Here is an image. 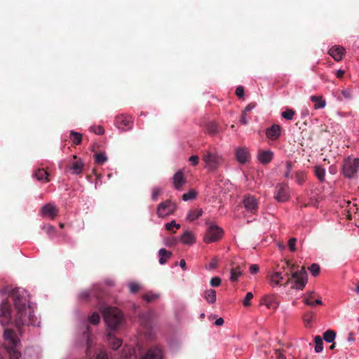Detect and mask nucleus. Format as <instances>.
<instances>
[{
	"label": "nucleus",
	"mask_w": 359,
	"mask_h": 359,
	"mask_svg": "<svg viewBox=\"0 0 359 359\" xmlns=\"http://www.w3.org/2000/svg\"><path fill=\"white\" fill-rule=\"evenodd\" d=\"M240 122L243 125H246L248 123V121L247 119V113L243 111L240 119Z\"/></svg>",
	"instance_id": "69168bd1"
},
{
	"label": "nucleus",
	"mask_w": 359,
	"mask_h": 359,
	"mask_svg": "<svg viewBox=\"0 0 359 359\" xmlns=\"http://www.w3.org/2000/svg\"><path fill=\"white\" fill-rule=\"evenodd\" d=\"M292 278L294 280V285L292 288L296 290H302L308 280V273L304 266H302L301 270L294 271L292 274Z\"/></svg>",
	"instance_id": "0eeeda50"
},
{
	"label": "nucleus",
	"mask_w": 359,
	"mask_h": 359,
	"mask_svg": "<svg viewBox=\"0 0 359 359\" xmlns=\"http://www.w3.org/2000/svg\"><path fill=\"white\" fill-rule=\"evenodd\" d=\"M206 130L207 133L211 135H216L219 131V127L216 122L211 121L206 123Z\"/></svg>",
	"instance_id": "7c9ffc66"
},
{
	"label": "nucleus",
	"mask_w": 359,
	"mask_h": 359,
	"mask_svg": "<svg viewBox=\"0 0 359 359\" xmlns=\"http://www.w3.org/2000/svg\"><path fill=\"white\" fill-rule=\"evenodd\" d=\"M312 317H313V313L309 312V313H306L304 315L303 319H304V322L309 323L311 321Z\"/></svg>",
	"instance_id": "0e129e2a"
},
{
	"label": "nucleus",
	"mask_w": 359,
	"mask_h": 359,
	"mask_svg": "<svg viewBox=\"0 0 359 359\" xmlns=\"http://www.w3.org/2000/svg\"><path fill=\"white\" fill-rule=\"evenodd\" d=\"M292 163L290 162V161H287V163H286V168H287V171L285 174V177L288 178L290 177V172L292 170Z\"/></svg>",
	"instance_id": "680f3d73"
},
{
	"label": "nucleus",
	"mask_w": 359,
	"mask_h": 359,
	"mask_svg": "<svg viewBox=\"0 0 359 359\" xmlns=\"http://www.w3.org/2000/svg\"><path fill=\"white\" fill-rule=\"evenodd\" d=\"M218 262H219L218 257H215L210 260L209 264L205 266V269L208 270L215 269L217 267Z\"/></svg>",
	"instance_id": "37998d69"
},
{
	"label": "nucleus",
	"mask_w": 359,
	"mask_h": 359,
	"mask_svg": "<svg viewBox=\"0 0 359 359\" xmlns=\"http://www.w3.org/2000/svg\"><path fill=\"white\" fill-rule=\"evenodd\" d=\"M221 283H222L221 278L217 276L214 277L210 280V285L212 287H218L220 285Z\"/></svg>",
	"instance_id": "5fc2aeb1"
},
{
	"label": "nucleus",
	"mask_w": 359,
	"mask_h": 359,
	"mask_svg": "<svg viewBox=\"0 0 359 359\" xmlns=\"http://www.w3.org/2000/svg\"><path fill=\"white\" fill-rule=\"evenodd\" d=\"M345 53V49L342 46H334L329 50V54L336 60L339 62L342 60Z\"/></svg>",
	"instance_id": "412c9836"
},
{
	"label": "nucleus",
	"mask_w": 359,
	"mask_h": 359,
	"mask_svg": "<svg viewBox=\"0 0 359 359\" xmlns=\"http://www.w3.org/2000/svg\"><path fill=\"white\" fill-rule=\"evenodd\" d=\"M100 317L97 312H93L89 317V321L93 325H97L100 323Z\"/></svg>",
	"instance_id": "de8ad7c7"
},
{
	"label": "nucleus",
	"mask_w": 359,
	"mask_h": 359,
	"mask_svg": "<svg viewBox=\"0 0 359 359\" xmlns=\"http://www.w3.org/2000/svg\"><path fill=\"white\" fill-rule=\"evenodd\" d=\"M336 337V332L332 330H328L323 333V339L326 342H333Z\"/></svg>",
	"instance_id": "c9c22d12"
},
{
	"label": "nucleus",
	"mask_w": 359,
	"mask_h": 359,
	"mask_svg": "<svg viewBox=\"0 0 359 359\" xmlns=\"http://www.w3.org/2000/svg\"><path fill=\"white\" fill-rule=\"evenodd\" d=\"M290 261H285L280 266H277V270L268 276L269 283L272 286L280 285L281 281L285 277L289 276V271H286V268L289 267Z\"/></svg>",
	"instance_id": "39448f33"
},
{
	"label": "nucleus",
	"mask_w": 359,
	"mask_h": 359,
	"mask_svg": "<svg viewBox=\"0 0 359 359\" xmlns=\"http://www.w3.org/2000/svg\"><path fill=\"white\" fill-rule=\"evenodd\" d=\"M296 243H297V239L295 238H291L289 241H288V247H289V249L294 252L296 250V247H295V245H296Z\"/></svg>",
	"instance_id": "864d4df0"
},
{
	"label": "nucleus",
	"mask_w": 359,
	"mask_h": 359,
	"mask_svg": "<svg viewBox=\"0 0 359 359\" xmlns=\"http://www.w3.org/2000/svg\"><path fill=\"white\" fill-rule=\"evenodd\" d=\"M58 209L51 203L43 205L41 210V214L43 217L54 219L58 215Z\"/></svg>",
	"instance_id": "4468645a"
},
{
	"label": "nucleus",
	"mask_w": 359,
	"mask_h": 359,
	"mask_svg": "<svg viewBox=\"0 0 359 359\" xmlns=\"http://www.w3.org/2000/svg\"><path fill=\"white\" fill-rule=\"evenodd\" d=\"M316 346H315V351L316 353H320L323 351V339L320 336L318 335L315 337L314 339Z\"/></svg>",
	"instance_id": "4c0bfd02"
},
{
	"label": "nucleus",
	"mask_w": 359,
	"mask_h": 359,
	"mask_svg": "<svg viewBox=\"0 0 359 359\" xmlns=\"http://www.w3.org/2000/svg\"><path fill=\"white\" fill-rule=\"evenodd\" d=\"M294 114V110L292 109H287L285 111L282 112L281 116L286 120H292Z\"/></svg>",
	"instance_id": "58836bf2"
},
{
	"label": "nucleus",
	"mask_w": 359,
	"mask_h": 359,
	"mask_svg": "<svg viewBox=\"0 0 359 359\" xmlns=\"http://www.w3.org/2000/svg\"><path fill=\"white\" fill-rule=\"evenodd\" d=\"M259 267L257 264H251L250 266V272L252 274H256L259 272Z\"/></svg>",
	"instance_id": "e2e57ef3"
},
{
	"label": "nucleus",
	"mask_w": 359,
	"mask_h": 359,
	"mask_svg": "<svg viewBox=\"0 0 359 359\" xmlns=\"http://www.w3.org/2000/svg\"><path fill=\"white\" fill-rule=\"evenodd\" d=\"M203 213L202 209L191 210L187 214V218L189 221L193 222L198 219Z\"/></svg>",
	"instance_id": "2f4dec72"
},
{
	"label": "nucleus",
	"mask_w": 359,
	"mask_h": 359,
	"mask_svg": "<svg viewBox=\"0 0 359 359\" xmlns=\"http://www.w3.org/2000/svg\"><path fill=\"white\" fill-rule=\"evenodd\" d=\"M273 157V153L270 151L259 150L258 151L257 158L262 164H268Z\"/></svg>",
	"instance_id": "aec40b11"
},
{
	"label": "nucleus",
	"mask_w": 359,
	"mask_h": 359,
	"mask_svg": "<svg viewBox=\"0 0 359 359\" xmlns=\"http://www.w3.org/2000/svg\"><path fill=\"white\" fill-rule=\"evenodd\" d=\"M253 297L254 295L251 292H249L246 294L245 297L243 301V304L245 307H248L251 305V300Z\"/></svg>",
	"instance_id": "49530a36"
},
{
	"label": "nucleus",
	"mask_w": 359,
	"mask_h": 359,
	"mask_svg": "<svg viewBox=\"0 0 359 359\" xmlns=\"http://www.w3.org/2000/svg\"><path fill=\"white\" fill-rule=\"evenodd\" d=\"M91 130L97 135H102L104 132V128L100 126L91 127Z\"/></svg>",
	"instance_id": "13d9d810"
},
{
	"label": "nucleus",
	"mask_w": 359,
	"mask_h": 359,
	"mask_svg": "<svg viewBox=\"0 0 359 359\" xmlns=\"http://www.w3.org/2000/svg\"><path fill=\"white\" fill-rule=\"evenodd\" d=\"M103 316L107 326L112 330H116L123 320L122 313L115 307L106 308Z\"/></svg>",
	"instance_id": "20e7f679"
},
{
	"label": "nucleus",
	"mask_w": 359,
	"mask_h": 359,
	"mask_svg": "<svg viewBox=\"0 0 359 359\" xmlns=\"http://www.w3.org/2000/svg\"><path fill=\"white\" fill-rule=\"evenodd\" d=\"M244 93H245V90H244V87L242 86H239L236 88V95L239 97V98H243L244 97Z\"/></svg>",
	"instance_id": "6e6d98bb"
},
{
	"label": "nucleus",
	"mask_w": 359,
	"mask_h": 359,
	"mask_svg": "<svg viewBox=\"0 0 359 359\" xmlns=\"http://www.w3.org/2000/svg\"><path fill=\"white\" fill-rule=\"evenodd\" d=\"M202 160L204 168L210 172L216 171L223 163L222 156L215 148L204 150L202 153Z\"/></svg>",
	"instance_id": "f03ea898"
},
{
	"label": "nucleus",
	"mask_w": 359,
	"mask_h": 359,
	"mask_svg": "<svg viewBox=\"0 0 359 359\" xmlns=\"http://www.w3.org/2000/svg\"><path fill=\"white\" fill-rule=\"evenodd\" d=\"M204 298L208 303H214L216 301V291L214 290H206L205 292Z\"/></svg>",
	"instance_id": "f704fd0d"
},
{
	"label": "nucleus",
	"mask_w": 359,
	"mask_h": 359,
	"mask_svg": "<svg viewBox=\"0 0 359 359\" xmlns=\"http://www.w3.org/2000/svg\"><path fill=\"white\" fill-rule=\"evenodd\" d=\"M180 240H181L182 243L188 244V245H191V244H192V243H194L195 242V239H194V235L191 232H189L188 231H185L181 236Z\"/></svg>",
	"instance_id": "cd10ccee"
},
{
	"label": "nucleus",
	"mask_w": 359,
	"mask_h": 359,
	"mask_svg": "<svg viewBox=\"0 0 359 359\" xmlns=\"http://www.w3.org/2000/svg\"><path fill=\"white\" fill-rule=\"evenodd\" d=\"M341 94L346 99H351L353 97L352 90L351 89L343 90Z\"/></svg>",
	"instance_id": "bf43d9fd"
},
{
	"label": "nucleus",
	"mask_w": 359,
	"mask_h": 359,
	"mask_svg": "<svg viewBox=\"0 0 359 359\" xmlns=\"http://www.w3.org/2000/svg\"><path fill=\"white\" fill-rule=\"evenodd\" d=\"M281 133V127L278 124H273L266 130V137L271 140H276Z\"/></svg>",
	"instance_id": "a211bd4d"
},
{
	"label": "nucleus",
	"mask_w": 359,
	"mask_h": 359,
	"mask_svg": "<svg viewBox=\"0 0 359 359\" xmlns=\"http://www.w3.org/2000/svg\"><path fill=\"white\" fill-rule=\"evenodd\" d=\"M347 214H346V218L348 220L352 219V214H354L355 215L358 213L359 208H358L356 204H351V201H347Z\"/></svg>",
	"instance_id": "a878e982"
},
{
	"label": "nucleus",
	"mask_w": 359,
	"mask_h": 359,
	"mask_svg": "<svg viewBox=\"0 0 359 359\" xmlns=\"http://www.w3.org/2000/svg\"><path fill=\"white\" fill-rule=\"evenodd\" d=\"M84 335L86 337V344H87L86 356L90 357L91 356V353L90 351V348L91 343H92L91 342V339H90V334H89L88 332H87V331L84 332Z\"/></svg>",
	"instance_id": "c03bdc74"
},
{
	"label": "nucleus",
	"mask_w": 359,
	"mask_h": 359,
	"mask_svg": "<svg viewBox=\"0 0 359 359\" xmlns=\"http://www.w3.org/2000/svg\"><path fill=\"white\" fill-rule=\"evenodd\" d=\"M244 207L248 212L255 213L258 210L257 201L255 196L248 195L245 196L243 201Z\"/></svg>",
	"instance_id": "2eb2a0df"
},
{
	"label": "nucleus",
	"mask_w": 359,
	"mask_h": 359,
	"mask_svg": "<svg viewBox=\"0 0 359 359\" xmlns=\"http://www.w3.org/2000/svg\"><path fill=\"white\" fill-rule=\"evenodd\" d=\"M173 227H175L176 229H180V224H177V223L175 222V220H172V221H171L170 222H168V223H166V224H165V229H166L168 231H172V232H174V231H172V228H173Z\"/></svg>",
	"instance_id": "3c124183"
},
{
	"label": "nucleus",
	"mask_w": 359,
	"mask_h": 359,
	"mask_svg": "<svg viewBox=\"0 0 359 359\" xmlns=\"http://www.w3.org/2000/svg\"><path fill=\"white\" fill-rule=\"evenodd\" d=\"M90 296H94L96 298H99L100 297L98 295H97L95 294V292H90L88 290H85V291H83L81 292L80 294H79V298L81 299H88V298L90 297Z\"/></svg>",
	"instance_id": "ea45409f"
},
{
	"label": "nucleus",
	"mask_w": 359,
	"mask_h": 359,
	"mask_svg": "<svg viewBox=\"0 0 359 359\" xmlns=\"http://www.w3.org/2000/svg\"><path fill=\"white\" fill-rule=\"evenodd\" d=\"M94 157L95 163L97 164H103L107 160V157L102 153L95 154Z\"/></svg>",
	"instance_id": "a19ab883"
},
{
	"label": "nucleus",
	"mask_w": 359,
	"mask_h": 359,
	"mask_svg": "<svg viewBox=\"0 0 359 359\" xmlns=\"http://www.w3.org/2000/svg\"><path fill=\"white\" fill-rule=\"evenodd\" d=\"M314 172L316 177L320 182H323L325 180V169L321 165H316L314 167Z\"/></svg>",
	"instance_id": "c756f323"
},
{
	"label": "nucleus",
	"mask_w": 359,
	"mask_h": 359,
	"mask_svg": "<svg viewBox=\"0 0 359 359\" xmlns=\"http://www.w3.org/2000/svg\"><path fill=\"white\" fill-rule=\"evenodd\" d=\"M159 255V263L161 264H164L168 259H170L172 256V253L170 251L166 250L164 248H161L158 251Z\"/></svg>",
	"instance_id": "bb28decb"
},
{
	"label": "nucleus",
	"mask_w": 359,
	"mask_h": 359,
	"mask_svg": "<svg viewBox=\"0 0 359 359\" xmlns=\"http://www.w3.org/2000/svg\"><path fill=\"white\" fill-rule=\"evenodd\" d=\"M256 106V103L251 102L249 104H248L245 109L243 110L244 112L248 113V111H251L252 109H254Z\"/></svg>",
	"instance_id": "338daca9"
},
{
	"label": "nucleus",
	"mask_w": 359,
	"mask_h": 359,
	"mask_svg": "<svg viewBox=\"0 0 359 359\" xmlns=\"http://www.w3.org/2000/svg\"><path fill=\"white\" fill-rule=\"evenodd\" d=\"M274 198L280 203H283L290 199V194L289 187L285 184H278L274 190Z\"/></svg>",
	"instance_id": "1a4fd4ad"
},
{
	"label": "nucleus",
	"mask_w": 359,
	"mask_h": 359,
	"mask_svg": "<svg viewBox=\"0 0 359 359\" xmlns=\"http://www.w3.org/2000/svg\"><path fill=\"white\" fill-rule=\"evenodd\" d=\"M359 169V158H351L350 157L344 161L342 172L347 178H352L357 173Z\"/></svg>",
	"instance_id": "423d86ee"
},
{
	"label": "nucleus",
	"mask_w": 359,
	"mask_h": 359,
	"mask_svg": "<svg viewBox=\"0 0 359 359\" xmlns=\"http://www.w3.org/2000/svg\"><path fill=\"white\" fill-rule=\"evenodd\" d=\"M199 157L196 155L191 156L189 158V162L194 166L198 164Z\"/></svg>",
	"instance_id": "052dcab7"
},
{
	"label": "nucleus",
	"mask_w": 359,
	"mask_h": 359,
	"mask_svg": "<svg viewBox=\"0 0 359 359\" xmlns=\"http://www.w3.org/2000/svg\"><path fill=\"white\" fill-rule=\"evenodd\" d=\"M260 304L265 305L268 309L276 310L279 303L277 300V297L275 295H265L260 301Z\"/></svg>",
	"instance_id": "dca6fc26"
},
{
	"label": "nucleus",
	"mask_w": 359,
	"mask_h": 359,
	"mask_svg": "<svg viewBox=\"0 0 359 359\" xmlns=\"http://www.w3.org/2000/svg\"><path fill=\"white\" fill-rule=\"evenodd\" d=\"M48 175L49 174L43 168H39L34 173V177L37 180L41 181L43 182H48L50 181Z\"/></svg>",
	"instance_id": "b1692460"
},
{
	"label": "nucleus",
	"mask_w": 359,
	"mask_h": 359,
	"mask_svg": "<svg viewBox=\"0 0 359 359\" xmlns=\"http://www.w3.org/2000/svg\"><path fill=\"white\" fill-rule=\"evenodd\" d=\"M142 359H162L161 349L156 347L152 348Z\"/></svg>",
	"instance_id": "4be33fe9"
},
{
	"label": "nucleus",
	"mask_w": 359,
	"mask_h": 359,
	"mask_svg": "<svg viewBox=\"0 0 359 359\" xmlns=\"http://www.w3.org/2000/svg\"><path fill=\"white\" fill-rule=\"evenodd\" d=\"M129 289L130 292L137 293L140 290V285L136 283H130L129 284Z\"/></svg>",
	"instance_id": "603ef678"
},
{
	"label": "nucleus",
	"mask_w": 359,
	"mask_h": 359,
	"mask_svg": "<svg viewBox=\"0 0 359 359\" xmlns=\"http://www.w3.org/2000/svg\"><path fill=\"white\" fill-rule=\"evenodd\" d=\"M116 125L123 130H129L133 128V121L131 117L126 116L123 114L116 117Z\"/></svg>",
	"instance_id": "f8f14e48"
},
{
	"label": "nucleus",
	"mask_w": 359,
	"mask_h": 359,
	"mask_svg": "<svg viewBox=\"0 0 359 359\" xmlns=\"http://www.w3.org/2000/svg\"><path fill=\"white\" fill-rule=\"evenodd\" d=\"M223 235V230L215 224H210L207 229L203 241L206 243L216 242L219 240Z\"/></svg>",
	"instance_id": "6e6552de"
},
{
	"label": "nucleus",
	"mask_w": 359,
	"mask_h": 359,
	"mask_svg": "<svg viewBox=\"0 0 359 359\" xmlns=\"http://www.w3.org/2000/svg\"><path fill=\"white\" fill-rule=\"evenodd\" d=\"M243 270L240 266L233 267L231 269L230 280L231 282H236L238 278L242 275Z\"/></svg>",
	"instance_id": "c85d7f7f"
},
{
	"label": "nucleus",
	"mask_w": 359,
	"mask_h": 359,
	"mask_svg": "<svg viewBox=\"0 0 359 359\" xmlns=\"http://www.w3.org/2000/svg\"><path fill=\"white\" fill-rule=\"evenodd\" d=\"M42 229L49 236H53L56 233V229L50 224H44Z\"/></svg>",
	"instance_id": "79ce46f5"
},
{
	"label": "nucleus",
	"mask_w": 359,
	"mask_h": 359,
	"mask_svg": "<svg viewBox=\"0 0 359 359\" xmlns=\"http://www.w3.org/2000/svg\"><path fill=\"white\" fill-rule=\"evenodd\" d=\"M13 301L14 306L17 311L15 316V325L20 331L21 327L25 325H36V320L33 307L29 304V294L27 290L21 288H14L10 293Z\"/></svg>",
	"instance_id": "f257e3e1"
},
{
	"label": "nucleus",
	"mask_w": 359,
	"mask_h": 359,
	"mask_svg": "<svg viewBox=\"0 0 359 359\" xmlns=\"http://www.w3.org/2000/svg\"><path fill=\"white\" fill-rule=\"evenodd\" d=\"M175 210V205L170 201H165L160 203L157 208V215L159 217L172 214Z\"/></svg>",
	"instance_id": "9b49d317"
},
{
	"label": "nucleus",
	"mask_w": 359,
	"mask_h": 359,
	"mask_svg": "<svg viewBox=\"0 0 359 359\" xmlns=\"http://www.w3.org/2000/svg\"><path fill=\"white\" fill-rule=\"evenodd\" d=\"M11 305L7 300L4 301L0 305V323L5 326L11 322Z\"/></svg>",
	"instance_id": "9d476101"
},
{
	"label": "nucleus",
	"mask_w": 359,
	"mask_h": 359,
	"mask_svg": "<svg viewBox=\"0 0 359 359\" xmlns=\"http://www.w3.org/2000/svg\"><path fill=\"white\" fill-rule=\"evenodd\" d=\"M72 158L74 161L67 166V170L71 171L74 175H79L83 172L84 164L81 159L78 158L76 155H74Z\"/></svg>",
	"instance_id": "ddd939ff"
},
{
	"label": "nucleus",
	"mask_w": 359,
	"mask_h": 359,
	"mask_svg": "<svg viewBox=\"0 0 359 359\" xmlns=\"http://www.w3.org/2000/svg\"><path fill=\"white\" fill-rule=\"evenodd\" d=\"M311 100L314 103V108L316 109H323L325 107V101L323 100L322 96L313 95L311 97Z\"/></svg>",
	"instance_id": "393cba45"
},
{
	"label": "nucleus",
	"mask_w": 359,
	"mask_h": 359,
	"mask_svg": "<svg viewBox=\"0 0 359 359\" xmlns=\"http://www.w3.org/2000/svg\"><path fill=\"white\" fill-rule=\"evenodd\" d=\"M161 193V189L160 188H158V187H155L152 190V194H151V198L154 200V201H156L158 198V196Z\"/></svg>",
	"instance_id": "4d7b16f0"
},
{
	"label": "nucleus",
	"mask_w": 359,
	"mask_h": 359,
	"mask_svg": "<svg viewBox=\"0 0 359 359\" xmlns=\"http://www.w3.org/2000/svg\"><path fill=\"white\" fill-rule=\"evenodd\" d=\"M296 181L299 184H302L306 180V175L304 172H297L295 175Z\"/></svg>",
	"instance_id": "09e8293b"
},
{
	"label": "nucleus",
	"mask_w": 359,
	"mask_h": 359,
	"mask_svg": "<svg viewBox=\"0 0 359 359\" xmlns=\"http://www.w3.org/2000/svg\"><path fill=\"white\" fill-rule=\"evenodd\" d=\"M196 196V192L194 190H191L189 192L184 194L182 199L185 201L194 199Z\"/></svg>",
	"instance_id": "8fccbe9b"
},
{
	"label": "nucleus",
	"mask_w": 359,
	"mask_h": 359,
	"mask_svg": "<svg viewBox=\"0 0 359 359\" xmlns=\"http://www.w3.org/2000/svg\"><path fill=\"white\" fill-rule=\"evenodd\" d=\"M304 302L310 306L315 305H321L323 304L319 295H317L314 292H311L306 294L304 298Z\"/></svg>",
	"instance_id": "f3484780"
},
{
	"label": "nucleus",
	"mask_w": 359,
	"mask_h": 359,
	"mask_svg": "<svg viewBox=\"0 0 359 359\" xmlns=\"http://www.w3.org/2000/svg\"><path fill=\"white\" fill-rule=\"evenodd\" d=\"M309 270L313 276H317L320 271V266L317 264H312L309 267Z\"/></svg>",
	"instance_id": "a18cd8bd"
},
{
	"label": "nucleus",
	"mask_w": 359,
	"mask_h": 359,
	"mask_svg": "<svg viewBox=\"0 0 359 359\" xmlns=\"http://www.w3.org/2000/svg\"><path fill=\"white\" fill-rule=\"evenodd\" d=\"M186 181L183 172L180 170L177 172L173 177V184L175 189H180L185 184Z\"/></svg>",
	"instance_id": "5701e85b"
},
{
	"label": "nucleus",
	"mask_w": 359,
	"mask_h": 359,
	"mask_svg": "<svg viewBox=\"0 0 359 359\" xmlns=\"http://www.w3.org/2000/svg\"><path fill=\"white\" fill-rule=\"evenodd\" d=\"M236 158L240 163L244 164L248 161L250 153L246 148H238L236 150Z\"/></svg>",
	"instance_id": "6ab92c4d"
},
{
	"label": "nucleus",
	"mask_w": 359,
	"mask_h": 359,
	"mask_svg": "<svg viewBox=\"0 0 359 359\" xmlns=\"http://www.w3.org/2000/svg\"><path fill=\"white\" fill-rule=\"evenodd\" d=\"M70 138L74 144L78 145L81 142L82 135L79 133L72 130L70 132Z\"/></svg>",
	"instance_id": "e433bc0d"
},
{
	"label": "nucleus",
	"mask_w": 359,
	"mask_h": 359,
	"mask_svg": "<svg viewBox=\"0 0 359 359\" xmlns=\"http://www.w3.org/2000/svg\"><path fill=\"white\" fill-rule=\"evenodd\" d=\"M108 337H109V342L110 344V346H111V348L116 350L121 346L122 341L120 339L116 338L115 337L112 336L111 334H108Z\"/></svg>",
	"instance_id": "72a5a7b5"
},
{
	"label": "nucleus",
	"mask_w": 359,
	"mask_h": 359,
	"mask_svg": "<svg viewBox=\"0 0 359 359\" xmlns=\"http://www.w3.org/2000/svg\"><path fill=\"white\" fill-rule=\"evenodd\" d=\"M4 336L5 339L4 346L9 355V359H19L21 353L17 349L19 340L15 333L11 330H5Z\"/></svg>",
	"instance_id": "7ed1b4c3"
},
{
	"label": "nucleus",
	"mask_w": 359,
	"mask_h": 359,
	"mask_svg": "<svg viewBox=\"0 0 359 359\" xmlns=\"http://www.w3.org/2000/svg\"><path fill=\"white\" fill-rule=\"evenodd\" d=\"M95 359H108L107 355L104 352L99 353Z\"/></svg>",
	"instance_id": "774afa93"
},
{
	"label": "nucleus",
	"mask_w": 359,
	"mask_h": 359,
	"mask_svg": "<svg viewBox=\"0 0 359 359\" xmlns=\"http://www.w3.org/2000/svg\"><path fill=\"white\" fill-rule=\"evenodd\" d=\"M161 295L159 293H154L152 292H148L142 295V299L147 302H154L160 298Z\"/></svg>",
	"instance_id": "473e14b6"
}]
</instances>
